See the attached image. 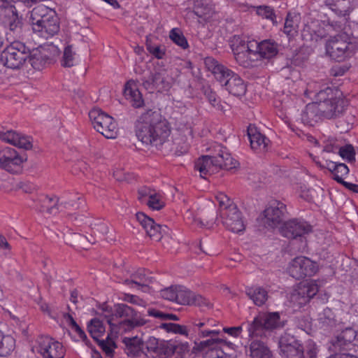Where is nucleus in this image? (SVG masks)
<instances>
[{"instance_id": "nucleus-1", "label": "nucleus", "mask_w": 358, "mask_h": 358, "mask_svg": "<svg viewBox=\"0 0 358 358\" xmlns=\"http://www.w3.org/2000/svg\"><path fill=\"white\" fill-rule=\"evenodd\" d=\"M231 49L236 62L241 66L250 67L258 58L271 59L278 52V45L271 40L258 42L255 40L245 41L234 36L229 41Z\"/></svg>"}, {"instance_id": "nucleus-2", "label": "nucleus", "mask_w": 358, "mask_h": 358, "mask_svg": "<svg viewBox=\"0 0 358 358\" xmlns=\"http://www.w3.org/2000/svg\"><path fill=\"white\" fill-rule=\"evenodd\" d=\"M136 132L144 144L159 145L166 141L171 134L168 121L157 110H149L137 120Z\"/></svg>"}, {"instance_id": "nucleus-3", "label": "nucleus", "mask_w": 358, "mask_h": 358, "mask_svg": "<svg viewBox=\"0 0 358 358\" xmlns=\"http://www.w3.org/2000/svg\"><path fill=\"white\" fill-rule=\"evenodd\" d=\"M115 310L116 315L120 317H124L125 319L120 321L118 324L113 322L110 320H108L111 328V334L106 340L98 341L99 345L108 355H112L115 348V343L113 338L114 336L127 332L136 326H141L145 323V320L141 315L136 313L132 308L126 304H117L115 306Z\"/></svg>"}, {"instance_id": "nucleus-4", "label": "nucleus", "mask_w": 358, "mask_h": 358, "mask_svg": "<svg viewBox=\"0 0 358 358\" xmlns=\"http://www.w3.org/2000/svg\"><path fill=\"white\" fill-rule=\"evenodd\" d=\"M30 22L33 31L41 38H49L59 30L56 13L44 5H39L32 10Z\"/></svg>"}, {"instance_id": "nucleus-5", "label": "nucleus", "mask_w": 358, "mask_h": 358, "mask_svg": "<svg viewBox=\"0 0 358 358\" xmlns=\"http://www.w3.org/2000/svg\"><path fill=\"white\" fill-rule=\"evenodd\" d=\"M84 206L85 201L78 196L64 203V207L67 210L66 213L69 216L71 221L75 226L80 228V231L88 233L87 229H90L92 234L95 236L96 232L106 234L108 231V228L105 224L101 222L94 223V227H92L91 218L87 217L83 213L79 214L78 212H76V210H80Z\"/></svg>"}, {"instance_id": "nucleus-6", "label": "nucleus", "mask_w": 358, "mask_h": 358, "mask_svg": "<svg viewBox=\"0 0 358 358\" xmlns=\"http://www.w3.org/2000/svg\"><path fill=\"white\" fill-rule=\"evenodd\" d=\"M29 48L20 41H14L1 53L0 61L8 68L20 69L27 66Z\"/></svg>"}, {"instance_id": "nucleus-7", "label": "nucleus", "mask_w": 358, "mask_h": 358, "mask_svg": "<svg viewBox=\"0 0 358 358\" xmlns=\"http://www.w3.org/2000/svg\"><path fill=\"white\" fill-rule=\"evenodd\" d=\"M59 52V48L52 44L41 45L31 50L29 49L27 66H25L24 69L29 73H31V71H41L45 67L47 60L58 55Z\"/></svg>"}, {"instance_id": "nucleus-8", "label": "nucleus", "mask_w": 358, "mask_h": 358, "mask_svg": "<svg viewBox=\"0 0 358 358\" xmlns=\"http://www.w3.org/2000/svg\"><path fill=\"white\" fill-rule=\"evenodd\" d=\"M89 117L94 128L107 138H115L118 134L117 123L109 115L99 108H93Z\"/></svg>"}, {"instance_id": "nucleus-9", "label": "nucleus", "mask_w": 358, "mask_h": 358, "mask_svg": "<svg viewBox=\"0 0 358 358\" xmlns=\"http://www.w3.org/2000/svg\"><path fill=\"white\" fill-rule=\"evenodd\" d=\"M357 48L351 38L341 34L330 39L326 45L327 54L333 59L342 61L348 57Z\"/></svg>"}, {"instance_id": "nucleus-10", "label": "nucleus", "mask_w": 358, "mask_h": 358, "mask_svg": "<svg viewBox=\"0 0 358 358\" xmlns=\"http://www.w3.org/2000/svg\"><path fill=\"white\" fill-rule=\"evenodd\" d=\"M26 161L27 156L19 153L13 148L8 147L0 148V166L8 172L20 173Z\"/></svg>"}, {"instance_id": "nucleus-11", "label": "nucleus", "mask_w": 358, "mask_h": 358, "mask_svg": "<svg viewBox=\"0 0 358 358\" xmlns=\"http://www.w3.org/2000/svg\"><path fill=\"white\" fill-rule=\"evenodd\" d=\"M333 93L332 89L327 88L317 94L322 115L327 118L341 112L343 108V101L337 97L334 98Z\"/></svg>"}, {"instance_id": "nucleus-12", "label": "nucleus", "mask_w": 358, "mask_h": 358, "mask_svg": "<svg viewBox=\"0 0 358 358\" xmlns=\"http://www.w3.org/2000/svg\"><path fill=\"white\" fill-rule=\"evenodd\" d=\"M34 348L45 358H63L66 352L62 343L49 336L39 338Z\"/></svg>"}, {"instance_id": "nucleus-13", "label": "nucleus", "mask_w": 358, "mask_h": 358, "mask_svg": "<svg viewBox=\"0 0 358 358\" xmlns=\"http://www.w3.org/2000/svg\"><path fill=\"white\" fill-rule=\"evenodd\" d=\"M317 292L318 285L315 280H303L301 282L291 293V302L301 306L307 303Z\"/></svg>"}, {"instance_id": "nucleus-14", "label": "nucleus", "mask_w": 358, "mask_h": 358, "mask_svg": "<svg viewBox=\"0 0 358 358\" xmlns=\"http://www.w3.org/2000/svg\"><path fill=\"white\" fill-rule=\"evenodd\" d=\"M318 271L317 263L305 257L294 259L288 267V272L295 278H301L306 275H313Z\"/></svg>"}, {"instance_id": "nucleus-15", "label": "nucleus", "mask_w": 358, "mask_h": 358, "mask_svg": "<svg viewBox=\"0 0 358 358\" xmlns=\"http://www.w3.org/2000/svg\"><path fill=\"white\" fill-rule=\"evenodd\" d=\"M220 341L222 340L212 338L195 343L192 352H204L203 358H234L236 356L235 353L227 354L222 349L217 348V343Z\"/></svg>"}, {"instance_id": "nucleus-16", "label": "nucleus", "mask_w": 358, "mask_h": 358, "mask_svg": "<svg viewBox=\"0 0 358 358\" xmlns=\"http://www.w3.org/2000/svg\"><path fill=\"white\" fill-rule=\"evenodd\" d=\"M351 346L358 347V330L348 328L335 336L331 341L329 348L337 351L350 349Z\"/></svg>"}, {"instance_id": "nucleus-17", "label": "nucleus", "mask_w": 358, "mask_h": 358, "mask_svg": "<svg viewBox=\"0 0 358 358\" xmlns=\"http://www.w3.org/2000/svg\"><path fill=\"white\" fill-rule=\"evenodd\" d=\"M286 211L285 206L279 201H272L264 212L263 222L265 225L280 229Z\"/></svg>"}, {"instance_id": "nucleus-18", "label": "nucleus", "mask_w": 358, "mask_h": 358, "mask_svg": "<svg viewBox=\"0 0 358 358\" xmlns=\"http://www.w3.org/2000/svg\"><path fill=\"white\" fill-rule=\"evenodd\" d=\"M138 199L141 203L148 205L153 210H160L165 206L164 195L162 192L147 187L139 189Z\"/></svg>"}, {"instance_id": "nucleus-19", "label": "nucleus", "mask_w": 358, "mask_h": 358, "mask_svg": "<svg viewBox=\"0 0 358 358\" xmlns=\"http://www.w3.org/2000/svg\"><path fill=\"white\" fill-rule=\"evenodd\" d=\"M279 348L285 358H303L301 345L291 335L285 334L280 338Z\"/></svg>"}, {"instance_id": "nucleus-20", "label": "nucleus", "mask_w": 358, "mask_h": 358, "mask_svg": "<svg viewBox=\"0 0 358 358\" xmlns=\"http://www.w3.org/2000/svg\"><path fill=\"white\" fill-rule=\"evenodd\" d=\"M217 220L233 233L238 234L245 230L244 221L236 206H231L228 211L224 212L222 217H218Z\"/></svg>"}, {"instance_id": "nucleus-21", "label": "nucleus", "mask_w": 358, "mask_h": 358, "mask_svg": "<svg viewBox=\"0 0 358 358\" xmlns=\"http://www.w3.org/2000/svg\"><path fill=\"white\" fill-rule=\"evenodd\" d=\"M311 230V226L306 222L292 220L284 222L279 231L285 237L295 238L309 234Z\"/></svg>"}, {"instance_id": "nucleus-22", "label": "nucleus", "mask_w": 358, "mask_h": 358, "mask_svg": "<svg viewBox=\"0 0 358 358\" xmlns=\"http://www.w3.org/2000/svg\"><path fill=\"white\" fill-rule=\"evenodd\" d=\"M280 317L278 313H260L254 319V321L248 327V331L250 336L256 334L257 330L260 327L272 329L280 325Z\"/></svg>"}, {"instance_id": "nucleus-23", "label": "nucleus", "mask_w": 358, "mask_h": 358, "mask_svg": "<svg viewBox=\"0 0 358 358\" xmlns=\"http://www.w3.org/2000/svg\"><path fill=\"white\" fill-rule=\"evenodd\" d=\"M220 169V164L217 162L216 157L202 156L194 163V170L199 171L201 178L217 173Z\"/></svg>"}, {"instance_id": "nucleus-24", "label": "nucleus", "mask_w": 358, "mask_h": 358, "mask_svg": "<svg viewBox=\"0 0 358 358\" xmlns=\"http://www.w3.org/2000/svg\"><path fill=\"white\" fill-rule=\"evenodd\" d=\"M0 139L20 148L29 150L32 148V141L28 136L18 134L14 131H0Z\"/></svg>"}, {"instance_id": "nucleus-25", "label": "nucleus", "mask_w": 358, "mask_h": 358, "mask_svg": "<svg viewBox=\"0 0 358 358\" xmlns=\"http://www.w3.org/2000/svg\"><path fill=\"white\" fill-rule=\"evenodd\" d=\"M136 217L139 224L145 229L147 234L153 240L159 241L163 231L162 227L156 224L155 221L143 213H137Z\"/></svg>"}, {"instance_id": "nucleus-26", "label": "nucleus", "mask_w": 358, "mask_h": 358, "mask_svg": "<svg viewBox=\"0 0 358 358\" xmlns=\"http://www.w3.org/2000/svg\"><path fill=\"white\" fill-rule=\"evenodd\" d=\"M176 303L181 305H195L198 306H207L206 300L201 295L196 294L194 292L182 287H178Z\"/></svg>"}, {"instance_id": "nucleus-27", "label": "nucleus", "mask_w": 358, "mask_h": 358, "mask_svg": "<svg viewBox=\"0 0 358 358\" xmlns=\"http://www.w3.org/2000/svg\"><path fill=\"white\" fill-rule=\"evenodd\" d=\"M123 94L133 107L141 108L143 106L144 100L136 81L131 80L125 84Z\"/></svg>"}, {"instance_id": "nucleus-28", "label": "nucleus", "mask_w": 358, "mask_h": 358, "mask_svg": "<svg viewBox=\"0 0 358 358\" xmlns=\"http://www.w3.org/2000/svg\"><path fill=\"white\" fill-rule=\"evenodd\" d=\"M313 160L321 168H327L329 169L334 175V179L338 182H341L349 173L348 167L345 164L336 163L330 160H325L324 162H322L315 158H314Z\"/></svg>"}, {"instance_id": "nucleus-29", "label": "nucleus", "mask_w": 358, "mask_h": 358, "mask_svg": "<svg viewBox=\"0 0 358 358\" xmlns=\"http://www.w3.org/2000/svg\"><path fill=\"white\" fill-rule=\"evenodd\" d=\"M222 83H224L228 92L234 96H242L246 91V87L243 80L236 74L231 71V75L225 78Z\"/></svg>"}, {"instance_id": "nucleus-30", "label": "nucleus", "mask_w": 358, "mask_h": 358, "mask_svg": "<svg viewBox=\"0 0 358 358\" xmlns=\"http://www.w3.org/2000/svg\"><path fill=\"white\" fill-rule=\"evenodd\" d=\"M322 24L318 20H312L307 18L304 20L303 27L301 30L302 37L305 40H317L319 36H322V31L321 30Z\"/></svg>"}, {"instance_id": "nucleus-31", "label": "nucleus", "mask_w": 358, "mask_h": 358, "mask_svg": "<svg viewBox=\"0 0 358 358\" xmlns=\"http://www.w3.org/2000/svg\"><path fill=\"white\" fill-rule=\"evenodd\" d=\"M248 135L253 150L262 151L266 149L268 140L255 127L252 125L248 127Z\"/></svg>"}, {"instance_id": "nucleus-32", "label": "nucleus", "mask_w": 358, "mask_h": 358, "mask_svg": "<svg viewBox=\"0 0 358 358\" xmlns=\"http://www.w3.org/2000/svg\"><path fill=\"white\" fill-rule=\"evenodd\" d=\"M206 68L210 71L215 78L220 83L224 81L225 78L231 75V71L218 62L213 57H206L204 60Z\"/></svg>"}, {"instance_id": "nucleus-33", "label": "nucleus", "mask_w": 358, "mask_h": 358, "mask_svg": "<svg viewBox=\"0 0 358 358\" xmlns=\"http://www.w3.org/2000/svg\"><path fill=\"white\" fill-rule=\"evenodd\" d=\"M355 0H325L330 9L339 15H346L352 10Z\"/></svg>"}, {"instance_id": "nucleus-34", "label": "nucleus", "mask_w": 358, "mask_h": 358, "mask_svg": "<svg viewBox=\"0 0 358 358\" xmlns=\"http://www.w3.org/2000/svg\"><path fill=\"white\" fill-rule=\"evenodd\" d=\"M319 104L318 101L307 104L306 109L302 113L303 122L313 124V122H317L322 117Z\"/></svg>"}, {"instance_id": "nucleus-35", "label": "nucleus", "mask_w": 358, "mask_h": 358, "mask_svg": "<svg viewBox=\"0 0 358 358\" xmlns=\"http://www.w3.org/2000/svg\"><path fill=\"white\" fill-rule=\"evenodd\" d=\"M0 15L3 18V22L8 24L12 30L16 29L20 24L15 8L12 5L1 8Z\"/></svg>"}, {"instance_id": "nucleus-36", "label": "nucleus", "mask_w": 358, "mask_h": 358, "mask_svg": "<svg viewBox=\"0 0 358 358\" xmlns=\"http://www.w3.org/2000/svg\"><path fill=\"white\" fill-rule=\"evenodd\" d=\"M80 62L79 55L73 45H66L63 52L60 63L63 67H71Z\"/></svg>"}, {"instance_id": "nucleus-37", "label": "nucleus", "mask_w": 358, "mask_h": 358, "mask_svg": "<svg viewBox=\"0 0 358 358\" xmlns=\"http://www.w3.org/2000/svg\"><path fill=\"white\" fill-rule=\"evenodd\" d=\"M196 206H191L189 207L187 206H185L184 207V217L186 220H187L189 223L194 224L196 227H199L200 228H206V229H210L214 227L215 224V222H206V223H204L203 220L200 219L196 218Z\"/></svg>"}, {"instance_id": "nucleus-38", "label": "nucleus", "mask_w": 358, "mask_h": 358, "mask_svg": "<svg viewBox=\"0 0 358 358\" xmlns=\"http://www.w3.org/2000/svg\"><path fill=\"white\" fill-rule=\"evenodd\" d=\"M122 342L125 346V352L129 356H136L143 349V341L137 336L131 338L125 337L123 338Z\"/></svg>"}, {"instance_id": "nucleus-39", "label": "nucleus", "mask_w": 358, "mask_h": 358, "mask_svg": "<svg viewBox=\"0 0 358 358\" xmlns=\"http://www.w3.org/2000/svg\"><path fill=\"white\" fill-rule=\"evenodd\" d=\"M15 348V340L8 334L0 330V356L6 357L12 353Z\"/></svg>"}, {"instance_id": "nucleus-40", "label": "nucleus", "mask_w": 358, "mask_h": 358, "mask_svg": "<svg viewBox=\"0 0 358 358\" xmlns=\"http://www.w3.org/2000/svg\"><path fill=\"white\" fill-rule=\"evenodd\" d=\"M252 358H271L269 349L262 342L253 341L250 347Z\"/></svg>"}, {"instance_id": "nucleus-41", "label": "nucleus", "mask_w": 358, "mask_h": 358, "mask_svg": "<svg viewBox=\"0 0 358 358\" xmlns=\"http://www.w3.org/2000/svg\"><path fill=\"white\" fill-rule=\"evenodd\" d=\"M215 157L217 162L220 164V169H232L238 165V162L231 157L226 149H222L217 156Z\"/></svg>"}, {"instance_id": "nucleus-42", "label": "nucleus", "mask_w": 358, "mask_h": 358, "mask_svg": "<svg viewBox=\"0 0 358 358\" xmlns=\"http://www.w3.org/2000/svg\"><path fill=\"white\" fill-rule=\"evenodd\" d=\"M247 294L257 306L263 305L267 300V292L259 287H250L247 289Z\"/></svg>"}, {"instance_id": "nucleus-43", "label": "nucleus", "mask_w": 358, "mask_h": 358, "mask_svg": "<svg viewBox=\"0 0 358 358\" xmlns=\"http://www.w3.org/2000/svg\"><path fill=\"white\" fill-rule=\"evenodd\" d=\"M300 16L297 14H288L284 27V32L289 36H293L299 28Z\"/></svg>"}, {"instance_id": "nucleus-44", "label": "nucleus", "mask_w": 358, "mask_h": 358, "mask_svg": "<svg viewBox=\"0 0 358 358\" xmlns=\"http://www.w3.org/2000/svg\"><path fill=\"white\" fill-rule=\"evenodd\" d=\"M66 323L69 328V332L75 341L85 340L86 335L79 325L75 322L71 315L65 317Z\"/></svg>"}, {"instance_id": "nucleus-45", "label": "nucleus", "mask_w": 358, "mask_h": 358, "mask_svg": "<svg viewBox=\"0 0 358 358\" xmlns=\"http://www.w3.org/2000/svg\"><path fill=\"white\" fill-rule=\"evenodd\" d=\"M87 329L92 337L96 341H99V338L104 334L106 331L103 323L97 319L92 320L87 326Z\"/></svg>"}, {"instance_id": "nucleus-46", "label": "nucleus", "mask_w": 358, "mask_h": 358, "mask_svg": "<svg viewBox=\"0 0 358 358\" xmlns=\"http://www.w3.org/2000/svg\"><path fill=\"white\" fill-rule=\"evenodd\" d=\"M215 200L220 206L218 217H222L224 212L228 211L231 206H235L230 201L229 197L223 192H218L215 195Z\"/></svg>"}, {"instance_id": "nucleus-47", "label": "nucleus", "mask_w": 358, "mask_h": 358, "mask_svg": "<svg viewBox=\"0 0 358 358\" xmlns=\"http://www.w3.org/2000/svg\"><path fill=\"white\" fill-rule=\"evenodd\" d=\"M169 38L177 45L183 49L188 47V43L182 32L178 28H173L170 31Z\"/></svg>"}, {"instance_id": "nucleus-48", "label": "nucleus", "mask_w": 358, "mask_h": 358, "mask_svg": "<svg viewBox=\"0 0 358 358\" xmlns=\"http://www.w3.org/2000/svg\"><path fill=\"white\" fill-rule=\"evenodd\" d=\"M253 8L256 10V13L258 15L271 20L273 24H277L275 15L271 8L266 6H262L253 7Z\"/></svg>"}, {"instance_id": "nucleus-49", "label": "nucleus", "mask_w": 358, "mask_h": 358, "mask_svg": "<svg viewBox=\"0 0 358 358\" xmlns=\"http://www.w3.org/2000/svg\"><path fill=\"white\" fill-rule=\"evenodd\" d=\"M173 355L176 358H182L189 350L187 342L173 341Z\"/></svg>"}, {"instance_id": "nucleus-50", "label": "nucleus", "mask_w": 358, "mask_h": 358, "mask_svg": "<svg viewBox=\"0 0 358 358\" xmlns=\"http://www.w3.org/2000/svg\"><path fill=\"white\" fill-rule=\"evenodd\" d=\"M338 154L340 157L347 161L353 162L355 159V151L351 145H345L339 148Z\"/></svg>"}, {"instance_id": "nucleus-51", "label": "nucleus", "mask_w": 358, "mask_h": 358, "mask_svg": "<svg viewBox=\"0 0 358 358\" xmlns=\"http://www.w3.org/2000/svg\"><path fill=\"white\" fill-rule=\"evenodd\" d=\"M157 354L165 357L173 356V341H161Z\"/></svg>"}, {"instance_id": "nucleus-52", "label": "nucleus", "mask_w": 358, "mask_h": 358, "mask_svg": "<svg viewBox=\"0 0 358 358\" xmlns=\"http://www.w3.org/2000/svg\"><path fill=\"white\" fill-rule=\"evenodd\" d=\"M22 189L26 193H31L35 189V185L27 181H14L13 187L6 191Z\"/></svg>"}, {"instance_id": "nucleus-53", "label": "nucleus", "mask_w": 358, "mask_h": 358, "mask_svg": "<svg viewBox=\"0 0 358 358\" xmlns=\"http://www.w3.org/2000/svg\"><path fill=\"white\" fill-rule=\"evenodd\" d=\"M146 46L148 52L157 59H162L166 54V49L161 45H154L148 42Z\"/></svg>"}, {"instance_id": "nucleus-54", "label": "nucleus", "mask_w": 358, "mask_h": 358, "mask_svg": "<svg viewBox=\"0 0 358 358\" xmlns=\"http://www.w3.org/2000/svg\"><path fill=\"white\" fill-rule=\"evenodd\" d=\"M178 287H171L161 291V296L164 299L176 302Z\"/></svg>"}, {"instance_id": "nucleus-55", "label": "nucleus", "mask_w": 358, "mask_h": 358, "mask_svg": "<svg viewBox=\"0 0 358 358\" xmlns=\"http://www.w3.org/2000/svg\"><path fill=\"white\" fill-rule=\"evenodd\" d=\"M339 146L336 140L331 138L328 139L325 142V145H324L323 151L327 152H333L336 153L337 151H339Z\"/></svg>"}, {"instance_id": "nucleus-56", "label": "nucleus", "mask_w": 358, "mask_h": 358, "mask_svg": "<svg viewBox=\"0 0 358 358\" xmlns=\"http://www.w3.org/2000/svg\"><path fill=\"white\" fill-rule=\"evenodd\" d=\"M145 345L148 351H152L156 353L158 352L159 348L160 341L155 337H149L145 342Z\"/></svg>"}, {"instance_id": "nucleus-57", "label": "nucleus", "mask_w": 358, "mask_h": 358, "mask_svg": "<svg viewBox=\"0 0 358 358\" xmlns=\"http://www.w3.org/2000/svg\"><path fill=\"white\" fill-rule=\"evenodd\" d=\"M223 331L234 338H237L242 333L243 328L241 326L234 327H224L223 329Z\"/></svg>"}, {"instance_id": "nucleus-58", "label": "nucleus", "mask_w": 358, "mask_h": 358, "mask_svg": "<svg viewBox=\"0 0 358 358\" xmlns=\"http://www.w3.org/2000/svg\"><path fill=\"white\" fill-rule=\"evenodd\" d=\"M152 281L150 277L147 276L145 273H139V280L132 282L131 287H134L137 285H147Z\"/></svg>"}, {"instance_id": "nucleus-59", "label": "nucleus", "mask_w": 358, "mask_h": 358, "mask_svg": "<svg viewBox=\"0 0 358 358\" xmlns=\"http://www.w3.org/2000/svg\"><path fill=\"white\" fill-rule=\"evenodd\" d=\"M124 300L133 304H136L141 306H145V301L134 295L127 294L124 296Z\"/></svg>"}, {"instance_id": "nucleus-60", "label": "nucleus", "mask_w": 358, "mask_h": 358, "mask_svg": "<svg viewBox=\"0 0 358 358\" xmlns=\"http://www.w3.org/2000/svg\"><path fill=\"white\" fill-rule=\"evenodd\" d=\"M161 327L168 332H173V333H176V328H178V324H174V323L162 324Z\"/></svg>"}, {"instance_id": "nucleus-61", "label": "nucleus", "mask_w": 358, "mask_h": 358, "mask_svg": "<svg viewBox=\"0 0 358 358\" xmlns=\"http://www.w3.org/2000/svg\"><path fill=\"white\" fill-rule=\"evenodd\" d=\"M194 325L198 328H201L206 326L213 327L215 326V322L212 320H205L203 321H200L197 323H195Z\"/></svg>"}, {"instance_id": "nucleus-62", "label": "nucleus", "mask_w": 358, "mask_h": 358, "mask_svg": "<svg viewBox=\"0 0 358 358\" xmlns=\"http://www.w3.org/2000/svg\"><path fill=\"white\" fill-rule=\"evenodd\" d=\"M219 340H220V338H218ZM222 341H220V342H217V345L219 344V343H223V345L224 346H226V348L229 350H234V352H236L237 351V349H238V346L234 343H232L230 341H225L224 339H221Z\"/></svg>"}, {"instance_id": "nucleus-63", "label": "nucleus", "mask_w": 358, "mask_h": 358, "mask_svg": "<svg viewBox=\"0 0 358 358\" xmlns=\"http://www.w3.org/2000/svg\"><path fill=\"white\" fill-rule=\"evenodd\" d=\"M220 330L205 329V330H203L201 331V336L204 338V337H208V336H210L218 335V334H220Z\"/></svg>"}, {"instance_id": "nucleus-64", "label": "nucleus", "mask_w": 358, "mask_h": 358, "mask_svg": "<svg viewBox=\"0 0 358 358\" xmlns=\"http://www.w3.org/2000/svg\"><path fill=\"white\" fill-rule=\"evenodd\" d=\"M314 192L311 189H307V192L302 191L301 192V196L303 197L304 199L310 201L314 197Z\"/></svg>"}]
</instances>
